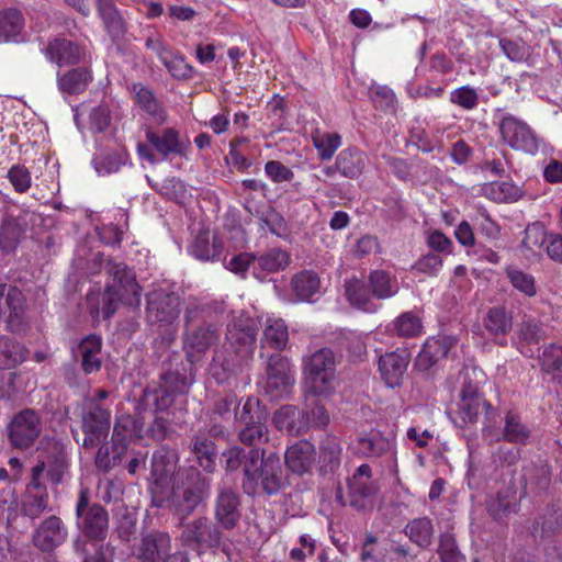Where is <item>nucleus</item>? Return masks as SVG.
Returning <instances> with one entry per match:
<instances>
[{"instance_id": "nucleus-44", "label": "nucleus", "mask_w": 562, "mask_h": 562, "mask_svg": "<svg viewBox=\"0 0 562 562\" xmlns=\"http://www.w3.org/2000/svg\"><path fill=\"white\" fill-rule=\"evenodd\" d=\"M405 535L422 549L432 543L434 525L430 518L424 516L409 520L405 526Z\"/></svg>"}, {"instance_id": "nucleus-51", "label": "nucleus", "mask_w": 562, "mask_h": 562, "mask_svg": "<svg viewBox=\"0 0 562 562\" xmlns=\"http://www.w3.org/2000/svg\"><path fill=\"white\" fill-rule=\"evenodd\" d=\"M484 327L493 336H505L513 328V316L504 307H493L484 318Z\"/></svg>"}, {"instance_id": "nucleus-45", "label": "nucleus", "mask_w": 562, "mask_h": 562, "mask_svg": "<svg viewBox=\"0 0 562 562\" xmlns=\"http://www.w3.org/2000/svg\"><path fill=\"white\" fill-rule=\"evenodd\" d=\"M92 76L85 67L74 68L58 77L59 89L68 94H78L85 91L91 81Z\"/></svg>"}, {"instance_id": "nucleus-61", "label": "nucleus", "mask_w": 562, "mask_h": 562, "mask_svg": "<svg viewBox=\"0 0 562 562\" xmlns=\"http://www.w3.org/2000/svg\"><path fill=\"white\" fill-rule=\"evenodd\" d=\"M45 471L47 477L54 484H60L64 480L65 474L68 472V460L66 453L63 450L57 451L50 456L48 461L45 462Z\"/></svg>"}, {"instance_id": "nucleus-41", "label": "nucleus", "mask_w": 562, "mask_h": 562, "mask_svg": "<svg viewBox=\"0 0 562 562\" xmlns=\"http://www.w3.org/2000/svg\"><path fill=\"white\" fill-rule=\"evenodd\" d=\"M190 450L199 464L207 472H212L217 457V446L204 434L193 435L190 439Z\"/></svg>"}, {"instance_id": "nucleus-25", "label": "nucleus", "mask_w": 562, "mask_h": 562, "mask_svg": "<svg viewBox=\"0 0 562 562\" xmlns=\"http://www.w3.org/2000/svg\"><path fill=\"white\" fill-rule=\"evenodd\" d=\"M411 355L407 349H396L380 357L379 370L389 387L401 385Z\"/></svg>"}, {"instance_id": "nucleus-31", "label": "nucleus", "mask_w": 562, "mask_h": 562, "mask_svg": "<svg viewBox=\"0 0 562 562\" xmlns=\"http://www.w3.org/2000/svg\"><path fill=\"white\" fill-rule=\"evenodd\" d=\"M345 295L349 304L367 313H374L378 305L373 301V295L368 282L357 277L345 281Z\"/></svg>"}, {"instance_id": "nucleus-3", "label": "nucleus", "mask_w": 562, "mask_h": 562, "mask_svg": "<svg viewBox=\"0 0 562 562\" xmlns=\"http://www.w3.org/2000/svg\"><path fill=\"white\" fill-rule=\"evenodd\" d=\"M94 261L111 278L101 295V308H98L97 313H101L104 319H109L115 314L120 304L138 307L142 289L135 273L125 263L113 261L103 254H97Z\"/></svg>"}, {"instance_id": "nucleus-27", "label": "nucleus", "mask_w": 562, "mask_h": 562, "mask_svg": "<svg viewBox=\"0 0 562 562\" xmlns=\"http://www.w3.org/2000/svg\"><path fill=\"white\" fill-rule=\"evenodd\" d=\"M66 538L67 530L61 519L53 515L41 522L34 533L33 542L41 551L48 552L61 544Z\"/></svg>"}, {"instance_id": "nucleus-57", "label": "nucleus", "mask_w": 562, "mask_h": 562, "mask_svg": "<svg viewBox=\"0 0 562 562\" xmlns=\"http://www.w3.org/2000/svg\"><path fill=\"white\" fill-rule=\"evenodd\" d=\"M24 25L21 12L16 9H8L0 12V36L5 41L16 37Z\"/></svg>"}, {"instance_id": "nucleus-15", "label": "nucleus", "mask_w": 562, "mask_h": 562, "mask_svg": "<svg viewBox=\"0 0 562 562\" xmlns=\"http://www.w3.org/2000/svg\"><path fill=\"white\" fill-rule=\"evenodd\" d=\"M241 498L238 492L226 484H220L213 505L215 521L224 530H233L239 525L241 518Z\"/></svg>"}, {"instance_id": "nucleus-24", "label": "nucleus", "mask_w": 562, "mask_h": 562, "mask_svg": "<svg viewBox=\"0 0 562 562\" xmlns=\"http://www.w3.org/2000/svg\"><path fill=\"white\" fill-rule=\"evenodd\" d=\"M27 214L14 216L4 214L0 222V251L3 255H12L25 239Z\"/></svg>"}, {"instance_id": "nucleus-59", "label": "nucleus", "mask_w": 562, "mask_h": 562, "mask_svg": "<svg viewBox=\"0 0 562 562\" xmlns=\"http://www.w3.org/2000/svg\"><path fill=\"white\" fill-rule=\"evenodd\" d=\"M214 303L190 299L184 310V328L192 327L196 322L204 321L214 312Z\"/></svg>"}, {"instance_id": "nucleus-9", "label": "nucleus", "mask_w": 562, "mask_h": 562, "mask_svg": "<svg viewBox=\"0 0 562 562\" xmlns=\"http://www.w3.org/2000/svg\"><path fill=\"white\" fill-rule=\"evenodd\" d=\"M303 370L311 393L330 394L333 392L336 359L331 349L322 348L306 357Z\"/></svg>"}, {"instance_id": "nucleus-2", "label": "nucleus", "mask_w": 562, "mask_h": 562, "mask_svg": "<svg viewBox=\"0 0 562 562\" xmlns=\"http://www.w3.org/2000/svg\"><path fill=\"white\" fill-rule=\"evenodd\" d=\"M194 381V363L180 353H172L164 363L158 386L147 387L139 398V407L168 409L179 395L189 393Z\"/></svg>"}, {"instance_id": "nucleus-40", "label": "nucleus", "mask_w": 562, "mask_h": 562, "mask_svg": "<svg viewBox=\"0 0 562 562\" xmlns=\"http://www.w3.org/2000/svg\"><path fill=\"white\" fill-rule=\"evenodd\" d=\"M366 167V156L359 149L351 147L341 150L336 158V168L341 176L356 179Z\"/></svg>"}, {"instance_id": "nucleus-14", "label": "nucleus", "mask_w": 562, "mask_h": 562, "mask_svg": "<svg viewBox=\"0 0 562 562\" xmlns=\"http://www.w3.org/2000/svg\"><path fill=\"white\" fill-rule=\"evenodd\" d=\"M110 428V409L95 401H87L82 413V447L91 449L99 446L109 436Z\"/></svg>"}, {"instance_id": "nucleus-10", "label": "nucleus", "mask_w": 562, "mask_h": 562, "mask_svg": "<svg viewBox=\"0 0 562 562\" xmlns=\"http://www.w3.org/2000/svg\"><path fill=\"white\" fill-rule=\"evenodd\" d=\"M76 525L90 540L103 541L109 529V514L98 504L91 503L88 488H81L76 505Z\"/></svg>"}, {"instance_id": "nucleus-34", "label": "nucleus", "mask_w": 562, "mask_h": 562, "mask_svg": "<svg viewBox=\"0 0 562 562\" xmlns=\"http://www.w3.org/2000/svg\"><path fill=\"white\" fill-rule=\"evenodd\" d=\"M273 424L279 430H285L290 435L302 434L308 427L303 409L294 405L281 406L273 415Z\"/></svg>"}, {"instance_id": "nucleus-47", "label": "nucleus", "mask_w": 562, "mask_h": 562, "mask_svg": "<svg viewBox=\"0 0 562 562\" xmlns=\"http://www.w3.org/2000/svg\"><path fill=\"white\" fill-rule=\"evenodd\" d=\"M392 442L378 431L362 436L358 439L357 451L366 458H379L387 453Z\"/></svg>"}, {"instance_id": "nucleus-18", "label": "nucleus", "mask_w": 562, "mask_h": 562, "mask_svg": "<svg viewBox=\"0 0 562 562\" xmlns=\"http://www.w3.org/2000/svg\"><path fill=\"white\" fill-rule=\"evenodd\" d=\"M502 138L512 148L535 154L538 150V139L527 123L513 115L505 116L499 125Z\"/></svg>"}, {"instance_id": "nucleus-17", "label": "nucleus", "mask_w": 562, "mask_h": 562, "mask_svg": "<svg viewBox=\"0 0 562 562\" xmlns=\"http://www.w3.org/2000/svg\"><path fill=\"white\" fill-rule=\"evenodd\" d=\"M220 338V329L215 324L202 323L199 326L184 328L183 350L186 359L193 360L205 353Z\"/></svg>"}, {"instance_id": "nucleus-36", "label": "nucleus", "mask_w": 562, "mask_h": 562, "mask_svg": "<svg viewBox=\"0 0 562 562\" xmlns=\"http://www.w3.org/2000/svg\"><path fill=\"white\" fill-rule=\"evenodd\" d=\"M342 448L338 437L326 435L319 445V471L323 475L334 474L341 464Z\"/></svg>"}, {"instance_id": "nucleus-32", "label": "nucleus", "mask_w": 562, "mask_h": 562, "mask_svg": "<svg viewBox=\"0 0 562 562\" xmlns=\"http://www.w3.org/2000/svg\"><path fill=\"white\" fill-rule=\"evenodd\" d=\"M451 346L452 342L448 337L427 339L415 359V369L422 372L428 371L448 355Z\"/></svg>"}, {"instance_id": "nucleus-19", "label": "nucleus", "mask_w": 562, "mask_h": 562, "mask_svg": "<svg viewBox=\"0 0 562 562\" xmlns=\"http://www.w3.org/2000/svg\"><path fill=\"white\" fill-rule=\"evenodd\" d=\"M26 310V299L14 284L0 283V317L5 318L10 330L21 326Z\"/></svg>"}, {"instance_id": "nucleus-4", "label": "nucleus", "mask_w": 562, "mask_h": 562, "mask_svg": "<svg viewBox=\"0 0 562 562\" xmlns=\"http://www.w3.org/2000/svg\"><path fill=\"white\" fill-rule=\"evenodd\" d=\"M243 490L254 496L261 491L268 496L277 495L288 486L283 475L280 456L276 452L267 453L265 449H250L246 464Z\"/></svg>"}, {"instance_id": "nucleus-21", "label": "nucleus", "mask_w": 562, "mask_h": 562, "mask_svg": "<svg viewBox=\"0 0 562 562\" xmlns=\"http://www.w3.org/2000/svg\"><path fill=\"white\" fill-rule=\"evenodd\" d=\"M171 538L167 532L150 531L134 546L133 555L138 562H164L171 555Z\"/></svg>"}, {"instance_id": "nucleus-55", "label": "nucleus", "mask_w": 562, "mask_h": 562, "mask_svg": "<svg viewBox=\"0 0 562 562\" xmlns=\"http://www.w3.org/2000/svg\"><path fill=\"white\" fill-rule=\"evenodd\" d=\"M190 252L196 259L202 261L215 260L221 256L222 244L216 238L213 239L212 246L207 234H200L195 237L190 247Z\"/></svg>"}, {"instance_id": "nucleus-6", "label": "nucleus", "mask_w": 562, "mask_h": 562, "mask_svg": "<svg viewBox=\"0 0 562 562\" xmlns=\"http://www.w3.org/2000/svg\"><path fill=\"white\" fill-rule=\"evenodd\" d=\"M483 412L485 413L483 438H487L492 434V424H497L499 414L480 393L479 385L464 379L460 391L456 423L460 420L463 424H474Z\"/></svg>"}, {"instance_id": "nucleus-29", "label": "nucleus", "mask_w": 562, "mask_h": 562, "mask_svg": "<svg viewBox=\"0 0 562 562\" xmlns=\"http://www.w3.org/2000/svg\"><path fill=\"white\" fill-rule=\"evenodd\" d=\"M315 454V446L308 440H301L286 449L284 462L289 471L304 475L311 471Z\"/></svg>"}, {"instance_id": "nucleus-22", "label": "nucleus", "mask_w": 562, "mask_h": 562, "mask_svg": "<svg viewBox=\"0 0 562 562\" xmlns=\"http://www.w3.org/2000/svg\"><path fill=\"white\" fill-rule=\"evenodd\" d=\"M168 409L150 407L145 409L136 406V418L142 420V428H138V438L148 437L155 441H162L173 431L169 418L165 417Z\"/></svg>"}, {"instance_id": "nucleus-37", "label": "nucleus", "mask_w": 562, "mask_h": 562, "mask_svg": "<svg viewBox=\"0 0 562 562\" xmlns=\"http://www.w3.org/2000/svg\"><path fill=\"white\" fill-rule=\"evenodd\" d=\"M290 263V256L280 248H272L256 257L254 277L260 281L265 280L268 273H274L285 269Z\"/></svg>"}, {"instance_id": "nucleus-28", "label": "nucleus", "mask_w": 562, "mask_h": 562, "mask_svg": "<svg viewBox=\"0 0 562 562\" xmlns=\"http://www.w3.org/2000/svg\"><path fill=\"white\" fill-rule=\"evenodd\" d=\"M44 54L49 61L63 67L78 64L82 59L83 50L70 40L56 37L48 42Z\"/></svg>"}, {"instance_id": "nucleus-35", "label": "nucleus", "mask_w": 562, "mask_h": 562, "mask_svg": "<svg viewBox=\"0 0 562 562\" xmlns=\"http://www.w3.org/2000/svg\"><path fill=\"white\" fill-rule=\"evenodd\" d=\"M102 339L98 335H88L78 345L81 369L86 374L97 372L102 367L100 357Z\"/></svg>"}, {"instance_id": "nucleus-1", "label": "nucleus", "mask_w": 562, "mask_h": 562, "mask_svg": "<svg viewBox=\"0 0 562 562\" xmlns=\"http://www.w3.org/2000/svg\"><path fill=\"white\" fill-rule=\"evenodd\" d=\"M258 326L255 319L240 314L234 316L226 326L225 341L214 353V370L217 366L223 376L215 371L217 380L223 381L231 374L239 372L254 357Z\"/></svg>"}, {"instance_id": "nucleus-11", "label": "nucleus", "mask_w": 562, "mask_h": 562, "mask_svg": "<svg viewBox=\"0 0 562 562\" xmlns=\"http://www.w3.org/2000/svg\"><path fill=\"white\" fill-rule=\"evenodd\" d=\"M180 535L181 542L202 553L215 551L223 543V528L206 516H200L191 521L183 522Z\"/></svg>"}, {"instance_id": "nucleus-8", "label": "nucleus", "mask_w": 562, "mask_h": 562, "mask_svg": "<svg viewBox=\"0 0 562 562\" xmlns=\"http://www.w3.org/2000/svg\"><path fill=\"white\" fill-rule=\"evenodd\" d=\"M236 422L241 426L238 439L243 445L255 449L269 441L267 413L261 408L259 400L247 397L240 412H236Z\"/></svg>"}, {"instance_id": "nucleus-42", "label": "nucleus", "mask_w": 562, "mask_h": 562, "mask_svg": "<svg viewBox=\"0 0 562 562\" xmlns=\"http://www.w3.org/2000/svg\"><path fill=\"white\" fill-rule=\"evenodd\" d=\"M29 350L9 336H0V369H12L26 360Z\"/></svg>"}, {"instance_id": "nucleus-52", "label": "nucleus", "mask_w": 562, "mask_h": 562, "mask_svg": "<svg viewBox=\"0 0 562 562\" xmlns=\"http://www.w3.org/2000/svg\"><path fill=\"white\" fill-rule=\"evenodd\" d=\"M518 336L520 340V352L531 357L532 350L527 349L526 346L539 344L546 338V331L539 322L527 319L519 325Z\"/></svg>"}, {"instance_id": "nucleus-26", "label": "nucleus", "mask_w": 562, "mask_h": 562, "mask_svg": "<svg viewBox=\"0 0 562 562\" xmlns=\"http://www.w3.org/2000/svg\"><path fill=\"white\" fill-rule=\"evenodd\" d=\"M178 461L177 450L168 446H161L154 451L151 457V476L156 487L164 486L169 481L172 483V479L179 469Z\"/></svg>"}, {"instance_id": "nucleus-56", "label": "nucleus", "mask_w": 562, "mask_h": 562, "mask_svg": "<svg viewBox=\"0 0 562 562\" xmlns=\"http://www.w3.org/2000/svg\"><path fill=\"white\" fill-rule=\"evenodd\" d=\"M422 321L413 312H405L392 323V333L400 337L413 338L422 333Z\"/></svg>"}, {"instance_id": "nucleus-5", "label": "nucleus", "mask_w": 562, "mask_h": 562, "mask_svg": "<svg viewBox=\"0 0 562 562\" xmlns=\"http://www.w3.org/2000/svg\"><path fill=\"white\" fill-rule=\"evenodd\" d=\"M210 487V480L196 468L180 467L178 469L172 479L168 507L180 525H183L209 496Z\"/></svg>"}, {"instance_id": "nucleus-43", "label": "nucleus", "mask_w": 562, "mask_h": 562, "mask_svg": "<svg viewBox=\"0 0 562 562\" xmlns=\"http://www.w3.org/2000/svg\"><path fill=\"white\" fill-rule=\"evenodd\" d=\"M372 295L376 300H387L397 294L400 288L395 279L384 270H372L368 276Z\"/></svg>"}, {"instance_id": "nucleus-16", "label": "nucleus", "mask_w": 562, "mask_h": 562, "mask_svg": "<svg viewBox=\"0 0 562 562\" xmlns=\"http://www.w3.org/2000/svg\"><path fill=\"white\" fill-rule=\"evenodd\" d=\"M44 472V462H37L32 468L31 481L22 496L21 513L31 519L38 518L48 508L49 496L45 485L42 483Z\"/></svg>"}, {"instance_id": "nucleus-7", "label": "nucleus", "mask_w": 562, "mask_h": 562, "mask_svg": "<svg viewBox=\"0 0 562 562\" xmlns=\"http://www.w3.org/2000/svg\"><path fill=\"white\" fill-rule=\"evenodd\" d=\"M294 383L295 378L290 360L281 353L271 355L258 381L260 391L271 401H278L291 394Z\"/></svg>"}, {"instance_id": "nucleus-30", "label": "nucleus", "mask_w": 562, "mask_h": 562, "mask_svg": "<svg viewBox=\"0 0 562 562\" xmlns=\"http://www.w3.org/2000/svg\"><path fill=\"white\" fill-rule=\"evenodd\" d=\"M321 279L313 270H302L291 279V290L297 302H315L321 294Z\"/></svg>"}, {"instance_id": "nucleus-63", "label": "nucleus", "mask_w": 562, "mask_h": 562, "mask_svg": "<svg viewBox=\"0 0 562 562\" xmlns=\"http://www.w3.org/2000/svg\"><path fill=\"white\" fill-rule=\"evenodd\" d=\"M438 553L441 562H465V557L460 552L454 536L448 532L439 538Z\"/></svg>"}, {"instance_id": "nucleus-48", "label": "nucleus", "mask_w": 562, "mask_h": 562, "mask_svg": "<svg viewBox=\"0 0 562 562\" xmlns=\"http://www.w3.org/2000/svg\"><path fill=\"white\" fill-rule=\"evenodd\" d=\"M149 186L157 191L165 199L176 202L177 204H183L188 189L186 183L176 177L167 178L161 183L153 182L148 176H146Z\"/></svg>"}, {"instance_id": "nucleus-58", "label": "nucleus", "mask_w": 562, "mask_h": 562, "mask_svg": "<svg viewBox=\"0 0 562 562\" xmlns=\"http://www.w3.org/2000/svg\"><path fill=\"white\" fill-rule=\"evenodd\" d=\"M126 452L112 443L102 445L95 456V467L102 472H109L119 465Z\"/></svg>"}, {"instance_id": "nucleus-62", "label": "nucleus", "mask_w": 562, "mask_h": 562, "mask_svg": "<svg viewBox=\"0 0 562 562\" xmlns=\"http://www.w3.org/2000/svg\"><path fill=\"white\" fill-rule=\"evenodd\" d=\"M313 144L322 160H329L341 144L337 133H324L313 137Z\"/></svg>"}, {"instance_id": "nucleus-20", "label": "nucleus", "mask_w": 562, "mask_h": 562, "mask_svg": "<svg viewBox=\"0 0 562 562\" xmlns=\"http://www.w3.org/2000/svg\"><path fill=\"white\" fill-rule=\"evenodd\" d=\"M376 491V486L371 481L370 465L361 464L348 479L349 506L357 510L366 509L372 505Z\"/></svg>"}, {"instance_id": "nucleus-38", "label": "nucleus", "mask_w": 562, "mask_h": 562, "mask_svg": "<svg viewBox=\"0 0 562 562\" xmlns=\"http://www.w3.org/2000/svg\"><path fill=\"white\" fill-rule=\"evenodd\" d=\"M132 93L135 103L147 113L156 124H162L167 120V114L154 92L143 83H133Z\"/></svg>"}, {"instance_id": "nucleus-39", "label": "nucleus", "mask_w": 562, "mask_h": 562, "mask_svg": "<svg viewBox=\"0 0 562 562\" xmlns=\"http://www.w3.org/2000/svg\"><path fill=\"white\" fill-rule=\"evenodd\" d=\"M541 373L549 375L551 382L562 384V346L549 344L538 357Z\"/></svg>"}, {"instance_id": "nucleus-60", "label": "nucleus", "mask_w": 562, "mask_h": 562, "mask_svg": "<svg viewBox=\"0 0 562 562\" xmlns=\"http://www.w3.org/2000/svg\"><path fill=\"white\" fill-rule=\"evenodd\" d=\"M170 75L177 79H190L194 76V68L188 64L182 55L168 50V57L160 59Z\"/></svg>"}, {"instance_id": "nucleus-54", "label": "nucleus", "mask_w": 562, "mask_h": 562, "mask_svg": "<svg viewBox=\"0 0 562 562\" xmlns=\"http://www.w3.org/2000/svg\"><path fill=\"white\" fill-rule=\"evenodd\" d=\"M322 395L323 394L311 393L310 389H307L304 396V416L310 420L308 416L311 415L312 423L316 427H325L329 424V415L325 406L318 400V396Z\"/></svg>"}, {"instance_id": "nucleus-13", "label": "nucleus", "mask_w": 562, "mask_h": 562, "mask_svg": "<svg viewBox=\"0 0 562 562\" xmlns=\"http://www.w3.org/2000/svg\"><path fill=\"white\" fill-rule=\"evenodd\" d=\"M146 317L150 324L172 325L180 315L181 299L171 291L159 288L146 295Z\"/></svg>"}, {"instance_id": "nucleus-23", "label": "nucleus", "mask_w": 562, "mask_h": 562, "mask_svg": "<svg viewBox=\"0 0 562 562\" xmlns=\"http://www.w3.org/2000/svg\"><path fill=\"white\" fill-rule=\"evenodd\" d=\"M146 139L164 158L170 155L186 157L191 147L190 139L181 137L173 127H166L161 132L149 128L146 132Z\"/></svg>"}, {"instance_id": "nucleus-49", "label": "nucleus", "mask_w": 562, "mask_h": 562, "mask_svg": "<svg viewBox=\"0 0 562 562\" xmlns=\"http://www.w3.org/2000/svg\"><path fill=\"white\" fill-rule=\"evenodd\" d=\"M239 405L240 401L237 395L228 393L214 402V405L210 411L209 418L231 425L233 418L236 422V412H240Z\"/></svg>"}, {"instance_id": "nucleus-50", "label": "nucleus", "mask_w": 562, "mask_h": 562, "mask_svg": "<svg viewBox=\"0 0 562 562\" xmlns=\"http://www.w3.org/2000/svg\"><path fill=\"white\" fill-rule=\"evenodd\" d=\"M289 341L288 326L282 319H270L263 329L262 347L282 350Z\"/></svg>"}, {"instance_id": "nucleus-53", "label": "nucleus", "mask_w": 562, "mask_h": 562, "mask_svg": "<svg viewBox=\"0 0 562 562\" xmlns=\"http://www.w3.org/2000/svg\"><path fill=\"white\" fill-rule=\"evenodd\" d=\"M127 158L125 151H102L93 157L92 165L100 176H106L117 172L126 164Z\"/></svg>"}, {"instance_id": "nucleus-64", "label": "nucleus", "mask_w": 562, "mask_h": 562, "mask_svg": "<svg viewBox=\"0 0 562 562\" xmlns=\"http://www.w3.org/2000/svg\"><path fill=\"white\" fill-rule=\"evenodd\" d=\"M506 276L512 285L518 291L528 296H533L536 294L535 279L531 274H528L515 267H508L506 269Z\"/></svg>"}, {"instance_id": "nucleus-12", "label": "nucleus", "mask_w": 562, "mask_h": 562, "mask_svg": "<svg viewBox=\"0 0 562 562\" xmlns=\"http://www.w3.org/2000/svg\"><path fill=\"white\" fill-rule=\"evenodd\" d=\"M43 422L40 413L32 408L18 412L9 423L8 438L10 445L20 450L31 448L42 434Z\"/></svg>"}, {"instance_id": "nucleus-46", "label": "nucleus", "mask_w": 562, "mask_h": 562, "mask_svg": "<svg viewBox=\"0 0 562 562\" xmlns=\"http://www.w3.org/2000/svg\"><path fill=\"white\" fill-rule=\"evenodd\" d=\"M142 420H137L136 417L133 418L130 415L119 417L114 424L110 443L122 448L126 452L130 437L135 435L138 438V428H142Z\"/></svg>"}, {"instance_id": "nucleus-33", "label": "nucleus", "mask_w": 562, "mask_h": 562, "mask_svg": "<svg viewBox=\"0 0 562 562\" xmlns=\"http://www.w3.org/2000/svg\"><path fill=\"white\" fill-rule=\"evenodd\" d=\"M495 425L492 424V434L486 438L491 442L503 439L510 443L526 445L530 437V429L521 422L518 415L510 412L505 416V424L501 435L495 431Z\"/></svg>"}]
</instances>
